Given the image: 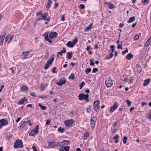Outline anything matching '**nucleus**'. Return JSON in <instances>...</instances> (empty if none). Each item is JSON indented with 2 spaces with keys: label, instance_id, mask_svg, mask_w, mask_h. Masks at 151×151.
<instances>
[{
  "label": "nucleus",
  "instance_id": "dca6fc26",
  "mask_svg": "<svg viewBox=\"0 0 151 151\" xmlns=\"http://www.w3.org/2000/svg\"><path fill=\"white\" fill-rule=\"evenodd\" d=\"M150 79L148 78L146 80L144 81V83H143V86H147L150 83Z\"/></svg>",
  "mask_w": 151,
  "mask_h": 151
},
{
  "label": "nucleus",
  "instance_id": "5701e85b",
  "mask_svg": "<svg viewBox=\"0 0 151 151\" xmlns=\"http://www.w3.org/2000/svg\"><path fill=\"white\" fill-rule=\"evenodd\" d=\"M133 55L131 53H129L127 54L126 58L127 60H129L131 59V58H133Z\"/></svg>",
  "mask_w": 151,
  "mask_h": 151
},
{
  "label": "nucleus",
  "instance_id": "a19ab883",
  "mask_svg": "<svg viewBox=\"0 0 151 151\" xmlns=\"http://www.w3.org/2000/svg\"><path fill=\"white\" fill-rule=\"evenodd\" d=\"M62 147L63 148L64 150L65 151H69V149L70 148V147L69 146H68L67 147Z\"/></svg>",
  "mask_w": 151,
  "mask_h": 151
},
{
  "label": "nucleus",
  "instance_id": "2f4dec72",
  "mask_svg": "<svg viewBox=\"0 0 151 151\" xmlns=\"http://www.w3.org/2000/svg\"><path fill=\"white\" fill-rule=\"evenodd\" d=\"M78 40V39L77 37H75L74 38L73 40L72 41V42H73V44H74L75 45L77 43Z\"/></svg>",
  "mask_w": 151,
  "mask_h": 151
},
{
  "label": "nucleus",
  "instance_id": "37998d69",
  "mask_svg": "<svg viewBox=\"0 0 151 151\" xmlns=\"http://www.w3.org/2000/svg\"><path fill=\"white\" fill-rule=\"evenodd\" d=\"M85 84V83L84 81H82V82L79 85V87L80 89H81L83 88Z\"/></svg>",
  "mask_w": 151,
  "mask_h": 151
},
{
  "label": "nucleus",
  "instance_id": "79ce46f5",
  "mask_svg": "<svg viewBox=\"0 0 151 151\" xmlns=\"http://www.w3.org/2000/svg\"><path fill=\"white\" fill-rule=\"evenodd\" d=\"M79 7L81 9H83L85 8V5L83 4H81L79 5Z\"/></svg>",
  "mask_w": 151,
  "mask_h": 151
},
{
  "label": "nucleus",
  "instance_id": "0e129e2a",
  "mask_svg": "<svg viewBox=\"0 0 151 151\" xmlns=\"http://www.w3.org/2000/svg\"><path fill=\"white\" fill-rule=\"evenodd\" d=\"M122 45L119 44L117 46V48L118 49H122Z\"/></svg>",
  "mask_w": 151,
  "mask_h": 151
},
{
  "label": "nucleus",
  "instance_id": "e433bc0d",
  "mask_svg": "<svg viewBox=\"0 0 151 151\" xmlns=\"http://www.w3.org/2000/svg\"><path fill=\"white\" fill-rule=\"evenodd\" d=\"M55 146H59L62 147H63V145H62L61 142H58L57 143V144H55Z\"/></svg>",
  "mask_w": 151,
  "mask_h": 151
},
{
  "label": "nucleus",
  "instance_id": "69168bd1",
  "mask_svg": "<svg viewBox=\"0 0 151 151\" xmlns=\"http://www.w3.org/2000/svg\"><path fill=\"white\" fill-rule=\"evenodd\" d=\"M149 0H145V1H142V2L144 3V4H145V3L148 4L149 3Z\"/></svg>",
  "mask_w": 151,
  "mask_h": 151
},
{
  "label": "nucleus",
  "instance_id": "f257e3e1",
  "mask_svg": "<svg viewBox=\"0 0 151 151\" xmlns=\"http://www.w3.org/2000/svg\"><path fill=\"white\" fill-rule=\"evenodd\" d=\"M23 147L22 141L20 139L16 140L14 143V147L15 149L18 148H22Z\"/></svg>",
  "mask_w": 151,
  "mask_h": 151
},
{
  "label": "nucleus",
  "instance_id": "f704fd0d",
  "mask_svg": "<svg viewBox=\"0 0 151 151\" xmlns=\"http://www.w3.org/2000/svg\"><path fill=\"white\" fill-rule=\"evenodd\" d=\"M127 139L128 137H127L125 136L124 137L123 139V142L124 144H125L127 143Z\"/></svg>",
  "mask_w": 151,
  "mask_h": 151
},
{
  "label": "nucleus",
  "instance_id": "7c9ffc66",
  "mask_svg": "<svg viewBox=\"0 0 151 151\" xmlns=\"http://www.w3.org/2000/svg\"><path fill=\"white\" fill-rule=\"evenodd\" d=\"M94 60V59H90L89 60V62L90 63V65L92 66L94 65V63L93 62Z\"/></svg>",
  "mask_w": 151,
  "mask_h": 151
},
{
  "label": "nucleus",
  "instance_id": "8fccbe9b",
  "mask_svg": "<svg viewBox=\"0 0 151 151\" xmlns=\"http://www.w3.org/2000/svg\"><path fill=\"white\" fill-rule=\"evenodd\" d=\"M50 64H48V63H46L45 66L44 67V69L46 70L49 67V65Z\"/></svg>",
  "mask_w": 151,
  "mask_h": 151
},
{
  "label": "nucleus",
  "instance_id": "393cba45",
  "mask_svg": "<svg viewBox=\"0 0 151 151\" xmlns=\"http://www.w3.org/2000/svg\"><path fill=\"white\" fill-rule=\"evenodd\" d=\"M135 19V17L134 16L131 17L130 18L129 20L127 21V22L129 23H130L133 22L134 21Z\"/></svg>",
  "mask_w": 151,
  "mask_h": 151
},
{
  "label": "nucleus",
  "instance_id": "bf43d9fd",
  "mask_svg": "<svg viewBox=\"0 0 151 151\" xmlns=\"http://www.w3.org/2000/svg\"><path fill=\"white\" fill-rule=\"evenodd\" d=\"M40 98L42 99H45L47 98V96H39Z\"/></svg>",
  "mask_w": 151,
  "mask_h": 151
},
{
  "label": "nucleus",
  "instance_id": "39448f33",
  "mask_svg": "<svg viewBox=\"0 0 151 151\" xmlns=\"http://www.w3.org/2000/svg\"><path fill=\"white\" fill-rule=\"evenodd\" d=\"M97 120V117L96 116H93L91 118L90 124L91 127L93 129L95 126V124Z\"/></svg>",
  "mask_w": 151,
  "mask_h": 151
},
{
  "label": "nucleus",
  "instance_id": "f03ea898",
  "mask_svg": "<svg viewBox=\"0 0 151 151\" xmlns=\"http://www.w3.org/2000/svg\"><path fill=\"white\" fill-rule=\"evenodd\" d=\"M89 95L88 94L85 95L84 93H80L78 96V99L80 100H82L84 99L85 101H86L87 102L89 101L88 98Z\"/></svg>",
  "mask_w": 151,
  "mask_h": 151
},
{
  "label": "nucleus",
  "instance_id": "1a4fd4ad",
  "mask_svg": "<svg viewBox=\"0 0 151 151\" xmlns=\"http://www.w3.org/2000/svg\"><path fill=\"white\" fill-rule=\"evenodd\" d=\"M55 57V55L54 54H53L47 61V63L48 64H51L53 63Z\"/></svg>",
  "mask_w": 151,
  "mask_h": 151
},
{
  "label": "nucleus",
  "instance_id": "ea45409f",
  "mask_svg": "<svg viewBox=\"0 0 151 151\" xmlns=\"http://www.w3.org/2000/svg\"><path fill=\"white\" fill-rule=\"evenodd\" d=\"M45 39L46 40H47V41L49 42L50 43H52V40L49 38L48 36H46V37L45 38Z\"/></svg>",
  "mask_w": 151,
  "mask_h": 151
},
{
  "label": "nucleus",
  "instance_id": "09e8293b",
  "mask_svg": "<svg viewBox=\"0 0 151 151\" xmlns=\"http://www.w3.org/2000/svg\"><path fill=\"white\" fill-rule=\"evenodd\" d=\"M6 35V34L5 32L2 35L0 36V37L4 40V38Z\"/></svg>",
  "mask_w": 151,
  "mask_h": 151
},
{
  "label": "nucleus",
  "instance_id": "a18cd8bd",
  "mask_svg": "<svg viewBox=\"0 0 151 151\" xmlns=\"http://www.w3.org/2000/svg\"><path fill=\"white\" fill-rule=\"evenodd\" d=\"M49 146H55V144L54 142H50L49 143Z\"/></svg>",
  "mask_w": 151,
  "mask_h": 151
},
{
  "label": "nucleus",
  "instance_id": "4468645a",
  "mask_svg": "<svg viewBox=\"0 0 151 151\" xmlns=\"http://www.w3.org/2000/svg\"><path fill=\"white\" fill-rule=\"evenodd\" d=\"M0 122H1V125L4 126L8 124V122L4 119H2L0 120Z\"/></svg>",
  "mask_w": 151,
  "mask_h": 151
},
{
  "label": "nucleus",
  "instance_id": "2eb2a0df",
  "mask_svg": "<svg viewBox=\"0 0 151 151\" xmlns=\"http://www.w3.org/2000/svg\"><path fill=\"white\" fill-rule=\"evenodd\" d=\"M66 45L69 47H74V45L72 41H69L67 43Z\"/></svg>",
  "mask_w": 151,
  "mask_h": 151
},
{
  "label": "nucleus",
  "instance_id": "9d476101",
  "mask_svg": "<svg viewBox=\"0 0 151 151\" xmlns=\"http://www.w3.org/2000/svg\"><path fill=\"white\" fill-rule=\"evenodd\" d=\"M48 15V13L47 12H46L44 13L43 14L41 15V17L43 20H47L48 22H49L50 19H48L47 18V16Z\"/></svg>",
  "mask_w": 151,
  "mask_h": 151
},
{
  "label": "nucleus",
  "instance_id": "a878e982",
  "mask_svg": "<svg viewBox=\"0 0 151 151\" xmlns=\"http://www.w3.org/2000/svg\"><path fill=\"white\" fill-rule=\"evenodd\" d=\"M110 56L108 55L106 56L105 57V58L107 60H108L111 59L114 56V55L112 53H110Z\"/></svg>",
  "mask_w": 151,
  "mask_h": 151
},
{
  "label": "nucleus",
  "instance_id": "6e6d98bb",
  "mask_svg": "<svg viewBox=\"0 0 151 151\" xmlns=\"http://www.w3.org/2000/svg\"><path fill=\"white\" fill-rule=\"evenodd\" d=\"M30 94L32 96L34 97H36V96L34 93L32 92H30Z\"/></svg>",
  "mask_w": 151,
  "mask_h": 151
},
{
  "label": "nucleus",
  "instance_id": "f3484780",
  "mask_svg": "<svg viewBox=\"0 0 151 151\" xmlns=\"http://www.w3.org/2000/svg\"><path fill=\"white\" fill-rule=\"evenodd\" d=\"M93 25V24L92 23H91L87 27L85 28V31L86 32H87L88 31H89L91 30V29L92 28Z\"/></svg>",
  "mask_w": 151,
  "mask_h": 151
},
{
  "label": "nucleus",
  "instance_id": "864d4df0",
  "mask_svg": "<svg viewBox=\"0 0 151 151\" xmlns=\"http://www.w3.org/2000/svg\"><path fill=\"white\" fill-rule=\"evenodd\" d=\"M128 52V49L127 48L124 51H123L122 52V54L123 55H124L125 53H127Z\"/></svg>",
  "mask_w": 151,
  "mask_h": 151
},
{
  "label": "nucleus",
  "instance_id": "4d7b16f0",
  "mask_svg": "<svg viewBox=\"0 0 151 151\" xmlns=\"http://www.w3.org/2000/svg\"><path fill=\"white\" fill-rule=\"evenodd\" d=\"M56 69V68L55 67H54L52 68V72L53 73H56L55 70Z\"/></svg>",
  "mask_w": 151,
  "mask_h": 151
},
{
  "label": "nucleus",
  "instance_id": "a211bd4d",
  "mask_svg": "<svg viewBox=\"0 0 151 151\" xmlns=\"http://www.w3.org/2000/svg\"><path fill=\"white\" fill-rule=\"evenodd\" d=\"M70 142V141L64 140L61 142V144L63 145V146L65 145H69Z\"/></svg>",
  "mask_w": 151,
  "mask_h": 151
},
{
  "label": "nucleus",
  "instance_id": "4be33fe9",
  "mask_svg": "<svg viewBox=\"0 0 151 151\" xmlns=\"http://www.w3.org/2000/svg\"><path fill=\"white\" fill-rule=\"evenodd\" d=\"M21 90L22 92H25L28 90V88L25 86H23L21 88Z\"/></svg>",
  "mask_w": 151,
  "mask_h": 151
},
{
  "label": "nucleus",
  "instance_id": "4c0bfd02",
  "mask_svg": "<svg viewBox=\"0 0 151 151\" xmlns=\"http://www.w3.org/2000/svg\"><path fill=\"white\" fill-rule=\"evenodd\" d=\"M64 130V128H62L61 127H60L58 128V131L60 132L61 133H63Z\"/></svg>",
  "mask_w": 151,
  "mask_h": 151
},
{
  "label": "nucleus",
  "instance_id": "0eeeda50",
  "mask_svg": "<svg viewBox=\"0 0 151 151\" xmlns=\"http://www.w3.org/2000/svg\"><path fill=\"white\" fill-rule=\"evenodd\" d=\"M99 103L100 101L99 100H97L94 102L93 109L96 112H97L100 109Z\"/></svg>",
  "mask_w": 151,
  "mask_h": 151
},
{
  "label": "nucleus",
  "instance_id": "e2e57ef3",
  "mask_svg": "<svg viewBox=\"0 0 151 151\" xmlns=\"http://www.w3.org/2000/svg\"><path fill=\"white\" fill-rule=\"evenodd\" d=\"M133 81H134V80L133 79V78H132L131 79L128 81V83L129 84H130V83H133Z\"/></svg>",
  "mask_w": 151,
  "mask_h": 151
},
{
  "label": "nucleus",
  "instance_id": "b1692460",
  "mask_svg": "<svg viewBox=\"0 0 151 151\" xmlns=\"http://www.w3.org/2000/svg\"><path fill=\"white\" fill-rule=\"evenodd\" d=\"M119 137V136L118 135L116 134V135L114 137L113 139L114 140H115V142L116 143H118L119 142V140L118 139Z\"/></svg>",
  "mask_w": 151,
  "mask_h": 151
},
{
  "label": "nucleus",
  "instance_id": "3c124183",
  "mask_svg": "<svg viewBox=\"0 0 151 151\" xmlns=\"http://www.w3.org/2000/svg\"><path fill=\"white\" fill-rule=\"evenodd\" d=\"M50 3L49 2H47L46 4V8L47 9H49L51 6Z\"/></svg>",
  "mask_w": 151,
  "mask_h": 151
},
{
  "label": "nucleus",
  "instance_id": "774afa93",
  "mask_svg": "<svg viewBox=\"0 0 151 151\" xmlns=\"http://www.w3.org/2000/svg\"><path fill=\"white\" fill-rule=\"evenodd\" d=\"M32 148L33 151H37V149H36V147L34 146H33L32 147Z\"/></svg>",
  "mask_w": 151,
  "mask_h": 151
},
{
  "label": "nucleus",
  "instance_id": "f8f14e48",
  "mask_svg": "<svg viewBox=\"0 0 151 151\" xmlns=\"http://www.w3.org/2000/svg\"><path fill=\"white\" fill-rule=\"evenodd\" d=\"M30 53L29 51H26L23 52L21 55L23 57V58L26 59L27 58V56Z\"/></svg>",
  "mask_w": 151,
  "mask_h": 151
},
{
  "label": "nucleus",
  "instance_id": "338daca9",
  "mask_svg": "<svg viewBox=\"0 0 151 151\" xmlns=\"http://www.w3.org/2000/svg\"><path fill=\"white\" fill-rule=\"evenodd\" d=\"M41 15L42 14L41 12H37L36 14V15L37 17H38L40 15Z\"/></svg>",
  "mask_w": 151,
  "mask_h": 151
},
{
  "label": "nucleus",
  "instance_id": "20e7f679",
  "mask_svg": "<svg viewBox=\"0 0 151 151\" xmlns=\"http://www.w3.org/2000/svg\"><path fill=\"white\" fill-rule=\"evenodd\" d=\"M105 84L107 87H109L112 86L113 84V81L111 80L110 77H108L106 78L105 81Z\"/></svg>",
  "mask_w": 151,
  "mask_h": 151
},
{
  "label": "nucleus",
  "instance_id": "cd10ccee",
  "mask_svg": "<svg viewBox=\"0 0 151 151\" xmlns=\"http://www.w3.org/2000/svg\"><path fill=\"white\" fill-rule=\"evenodd\" d=\"M11 37V35L10 34H8L6 37V38H5V42H7V41L8 42V40H9L10 38Z\"/></svg>",
  "mask_w": 151,
  "mask_h": 151
},
{
  "label": "nucleus",
  "instance_id": "473e14b6",
  "mask_svg": "<svg viewBox=\"0 0 151 151\" xmlns=\"http://www.w3.org/2000/svg\"><path fill=\"white\" fill-rule=\"evenodd\" d=\"M74 76V74L73 73H72L70 75L69 77V79H71L72 80H73L75 78Z\"/></svg>",
  "mask_w": 151,
  "mask_h": 151
},
{
  "label": "nucleus",
  "instance_id": "aec40b11",
  "mask_svg": "<svg viewBox=\"0 0 151 151\" xmlns=\"http://www.w3.org/2000/svg\"><path fill=\"white\" fill-rule=\"evenodd\" d=\"M27 101V99L24 98V99H22L21 100H19V101L18 103V104H24V103Z\"/></svg>",
  "mask_w": 151,
  "mask_h": 151
},
{
  "label": "nucleus",
  "instance_id": "680f3d73",
  "mask_svg": "<svg viewBox=\"0 0 151 151\" xmlns=\"http://www.w3.org/2000/svg\"><path fill=\"white\" fill-rule=\"evenodd\" d=\"M51 122V120L50 119H48L47 120V122L46 123V125H48L50 124L49 123Z\"/></svg>",
  "mask_w": 151,
  "mask_h": 151
},
{
  "label": "nucleus",
  "instance_id": "9b49d317",
  "mask_svg": "<svg viewBox=\"0 0 151 151\" xmlns=\"http://www.w3.org/2000/svg\"><path fill=\"white\" fill-rule=\"evenodd\" d=\"M66 82V81L64 78H62L58 82L56 83V84L59 86H62L63 84H65Z\"/></svg>",
  "mask_w": 151,
  "mask_h": 151
},
{
  "label": "nucleus",
  "instance_id": "58836bf2",
  "mask_svg": "<svg viewBox=\"0 0 151 151\" xmlns=\"http://www.w3.org/2000/svg\"><path fill=\"white\" fill-rule=\"evenodd\" d=\"M126 102L127 104V106H130L132 102L131 101H129L128 99H127L126 100Z\"/></svg>",
  "mask_w": 151,
  "mask_h": 151
},
{
  "label": "nucleus",
  "instance_id": "5fc2aeb1",
  "mask_svg": "<svg viewBox=\"0 0 151 151\" xmlns=\"http://www.w3.org/2000/svg\"><path fill=\"white\" fill-rule=\"evenodd\" d=\"M98 70V69L97 68H93L92 70V72L93 73H95L97 72Z\"/></svg>",
  "mask_w": 151,
  "mask_h": 151
},
{
  "label": "nucleus",
  "instance_id": "412c9836",
  "mask_svg": "<svg viewBox=\"0 0 151 151\" xmlns=\"http://www.w3.org/2000/svg\"><path fill=\"white\" fill-rule=\"evenodd\" d=\"M107 6L110 9H113L115 8V6L112 3H109V4H107Z\"/></svg>",
  "mask_w": 151,
  "mask_h": 151
},
{
  "label": "nucleus",
  "instance_id": "7ed1b4c3",
  "mask_svg": "<svg viewBox=\"0 0 151 151\" xmlns=\"http://www.w3.org/2000/svg\"><path fill=\"white\" fill-rule=\"evenodd\" d=\"M39 125H37L35 127L32 129L29 134V136H32L34 137H35V134H37L38 133Z\"/></svg>",
  "mask_w": 151,
  "mask_h": 151
},
{
  "label": "nucleus",
  "instance_id": "052dcab7",
  "mask_svg": "<svg viewBox=\"0 0 151 151\" xmlns=\"http://www.w3.org/2000/svg\"><path fill=\"white\" fill-rule=\"evenodd\" d=\"M4 40L0 37V45L3 44Z\"/></svg>",
  "mask_w": 151,
  "mask_h": 151
},
{
  "label": "nucleus",
  "instance_id": "6ab92c4d",
  "mask_svg": "<svg viewBox=\"0 0 151 151\" xmlns=\"http://www.w3.org/2000/svg\"><path fill=\"white\" fill-rule=\"evenodd\" d=\"M29 122V120H28L27 121H25L24 120L22 121L21 122L20 127H24V125H26V124Z\"/></svg>",
  "mask_w": 151,
  "mask_h": 151
},
{
  "label": "nucleus",
  "instance_id": "603ef678",
  "mask_svg": "<svg viewBox=\"0 0 151 151\" xmlns=\"http://www.w3.org/2000/svg\"><path fill=\"white\" fill-rule=\"evenodd\" d=\"M137 70L139 73H140L141 72V68L140 66L137 67Z\"/></svg>",
  "mask_w": 151,
  "mask_h": 151
},
{
  "label": "nucleus",
  "instance_id": "c9c22d12",
  "mask_svg": "<svg viewBox=\"0 0 151 151\" xmlns=\"http://www.w3.org/2000/svg\"><path fill=\"white\" fill-rule=\"evenodd\" d=\"M38 106L41 108V109L43 110H45L46 109V107L45 106H42L41 104H38Z\"/></svg>",
  "mask_w": 151,
  "mask_h": 151
},
{
  "label": "nucleus",
  "instance_id": "c85d7f7f",
  "mask_svg": "<svg viewBox=\"0 0 151 151\" xmlns=\"http://www.w3.org/2000/svg\"><path fill=\"white\" fill-rule=\"evenodd\" d=\"M150 39H149L146 41L145 45V46L146 47H148L150 44Z\"/></svg>",
  "mask_w": 151,
  "mask_h": 151
},
{
  "label": "nucleus",
  "instance_id": "de8ad7c7",
  "mask_svg": "<svg viewBox=\"0 0 151 151\" xmlns=\"http://www.w3.org/2000/svg\"><path fill=\"white\" fill-rule=\"evenodd\" d=\"M45 85L44 84H42L41 86V89L42 91H43L45 90Z\"/></svg>",
  "mask_w": 151,
  "mask_h": 151
},
{
  "label": "nucleus",
  "instance_id": "6e6552de",
  "mask_svg": "<svg viewBox=\"0 0 151 151\" xmlns=\"http://www.w3.org/2000/svg\"><path fill=\"white\" fill-rule=\"evenodd\" d=\"M118 105L116 102H115L114 105L112 106L110 109V112L111 113L113 112L115 110H116L118 107Z\"/></svg>",
  "mask_w": 151,
  "mask_h": 151
},
{
  "label": "nucleus",
  "instance_id": "c756f323",
  "mask_svg": "<svg viewBox=\"0 0 151 151\" xmlns=\"http://www.w3.org/2000/svg\"><path fill=\"white\" fill-rule=\"evenodd\" d=\"M66 52V51L63 50H62L60 52H57L58 54H60V56H62L63 55V53H65Z\"/></svg>",
  "mask_w": 151,
  "mask_h": 151
},
{
  "label": "nucleus",
  "instance_id": "c03bdc74",
  "mask_svg": "<svg viewBox=\"0 0 151 151\" xmlns=\"http://www.w3.org/2000/svg\"><path fill=\"white\" fill-rule=\"evenodd\" d=\"M91 69L90 68H88L85 70V72L86 74H88L91 71Z\"/></svg>",
  "mask_w": 151,
  "mask_h": 151
},
{
  "label": "nucleus",
  "instance_id": "bb28decb",
  "mask_svg": "<svg viewBox=\"0 0 151 151\" xmlns=\"http://www.w3.org/2000/svg\"><path fill=\"white\" fill-rule=\"evenodd\" d=\"M72 52H68L67 53V58L69 59H71L72 58Z\"/></svg>",
  "mask_w": 151,
  "mask_h": 151
},
{
  "label": "nucleus",
  "instance_id": "423d86ee",
  "mask_svg": "<svg viewBox=\"0 0 151 151\" xmlns=\"http://www.w3.org/2000/svg\"><path fill=\"white\" fill-rule=\"evenodd\" d=\"M74 123V121L73 119L66 120L64 121V124L68 127H71Z\"/></svg>",
  "mask_w": 151,
  "mask_h": 151
},
{
  "label": "nucleus",
  "instance_id": "13d9d810",
  "mask_svg": "<svg viewBox=\"0 0 151 151\" xmlns=\"http://www.w3.org/2000/svg\"><path fill=\"white\" fill-rule=\"evenodd\" d=\"M139 38V36L138 35H136L134 37V40H137Z\"/></svg>",
  "mask_w": 151,
  "mask_h": 151
},
{
  "label": "nucleus",
  "instance_id": "49530a36",
  "mask_svg": "<svg viewBox=\"0 0 151 151\" xmlns=\"http://www.w3.org/2000/svg\"><path fill=\"white\" fill-rule=\"evenodd\" d=\"M110 47L112 50V52L111 53H113V52L114 50V49L115 48V47H114V45H111L110 46Z\"/></svg>",
  "mask_w": 151,
  "mask_h": 151
},
{
  "label": "nucleus",
  "instance_id": "72a5a7b5",
  "mask_svg": "<svg viewBox=\"0 0 151 151\" xmlns=\"http://www.w3.org/2000/svg\"><path fill=\"white\" fill-rule=\"evenodd\" d=\"M89 134L88 133H85L84 136V139H87V137L89 136Z\"/></svg>",
  "mask_w": 151,
  "mask_h": 151
},
{
  "label": "nucleus",
  "instance_id": "ddd939ff",
  "mask_svg": "<svg viewBox=\"0 0 151 151\" xmlns=\"http://www.w3.org/2000/svg\"><path fill=\"white\" fill-rule=\"evenodd\" d=\"M58 33L56 32H52L49 34V36L50 38L52 39L53 38L56 37Z\"/></svg>",
  "mask_w": 151,
  "mask_h": 151
}]
</instances>
